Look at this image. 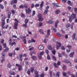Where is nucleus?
<instances>
[{"mask_svg":"<svg viewBox=\"0 0 77 77\" xmlns=\"http://www.w3.org/2000/svg\"><path fill=\"white\" fill-rule=\"evenodd\" d=\"M76 36V34L75 33H74L72 37L73 40H74V39H75Z\"/></svg>","mask_w":77,"mask_h":77,"instance_id":"f3484780","label":"nucleus"},{"mask_svg":"<svg viewBox=\"0 0 77 77\" xmlns=\"http://www.w3.org/2000/svg\"><path fill=\"white\" fill-rule=\"evenodd\" d=\"M54 65L55 67L56 68H58V66H57V64H56V63H55L54 64Z\"/></svg>","mask_w":77,"mask_h":77,"instance_id":"2f4dec72","label":"nucleus"},{"mask_svg":"<svg viewBox=\"0 0 77 77\" xmlns=\"http://www.w3.org/2000/svg\"><path fill=\"white\" fill-rule=\"evenodd\" d=\"M66 66H65V65H64L63 67V70L65 71V70H66Z\"/></svg>","mask_w":77,"mask_h":77,"instance_id":"473e14b6","label":"nucleus"},{"mask_svg":"<svg viewBox=\"0 0 77 77\" xmlns=\"http://www.w3.org/2000/svg\"><path fill=\"white\" fill-rule=\"evenodd\" d=\"M48 9H45L44 13V15H46V14H47V13L48 12Z\"/></svg>","mask_w":77,"mask_h":77,"instance_id":"5701e85b","label":"nucleus"},{"mask_svg":"<svg viewBox=\"0 0 77 77\" xmlns=\"http://www.w3.org/2000/svg\"><path fill=\"white\" fill-rule=\"evenodd\" d=\"M53 5H54V6H55V7H60V6H59V5H57V4H56L55 3H53Z\"/></svg>","mask_w":77,"mask_h":77,"instance_id":"393cba45","label":"nucleus"},{"mask_svg":"<svg viewBox=\"0 0 77 77\" xmlns=\"http://www.w3.org/2000/svg\"><path fill=\"white\" fill-rule=\"evenodd\" d=\"M19 8L22 9L24 8V5H21L19 6Z\"/></svg>","mask_w":77,"mask_h":77,"instance_id":"09e8293b","label":"nucleus"},{"mask_svg":"<svg viewBox=\"0 0 77 77\" xmlns=\"http://www.w3.org/2000/svg\"><path fill=\"white\" fill-rule=\"evenodd\" d=\"M4 39H2L1 40V44H3L4 43Z\"/></svg>","mask_w":77,"mask_h":77,"instance_id":"0e129e2a","label":"nucleus"},{"mask_svg":"<svg viewBox=\"0 0 77 77\" xmlns=\"http://www.w3.org/2000/svg\"><path fill=\"white\" fill-rule=\"evenodd\" d=\"M11 64L10 63H9L8 65V67L9 68H11Z\"/></svg>","mask_w":77,"mask_h":77,"instance_id":"a19ab883","label":"nucleus"},{"mask_svg":"<svg viewBox=\"0 0 77 77\" xmlns=\"http://www.w3.org/2000/svg\"><path fill=\"white\" fill-rule=\"evenodd\" d=\"M35 15V11H33L32 16H34V15Z\"/></svg>","mask_w":77,"mask_h":77,"instance_id":"774afa93","label":"nucleus"},{"mask_svg":"<svg viewBox=\"0 0 77 77\" xmlns=\"http://www.w3.org/2000/svg\"><path fill=\"white\" fill-rule=\"evenodd\" d=\"M42 17V15L39 14H38V18H40Z\"/></svg>","mask_w":77,"mask_h":77,"instance_id":"58836bf2","label":"nucleus"},{"mask_svg":"<svg viewBox=\"0 0 77 77\" xmlns=\"http://www.w3.org/2000/svg\"><path fill=\"white\" fill-rule=\"evenodd\" d=\"M34 73L35 74V77H39V74H38V72L37 70H35Z\"/></svg>","mask_w":77,"mask_h":77,"instance_id":"0eeeda50","label":"nucleus"},{"mask_svg":"<svg viewBox=\"0 0 77 77\" xmlns=\"http://www.w3.org/2000/svg\"><path fill=\"white\" fill-rule=\"evenodd\" d=\"M38 56L39 59H42V55H39L38 54Z\"/></svg>","mask_w":77,"mask_h":77,"instance_id":"c756f323","label":"nucleus"},{"mask_svg":"<svg viewBox=\"0 0 77 77\" xmlns=\"http://www.w3.org/2000/svg\"><path fill=\"white\" fill-rule=\"evenodd\" d=\"M43 4H44V2H42L41 4L40 5L41 8H42V6H43Z\"/></svg>","mask_w":77,"mask_h":77,"instance_id":"79ce46f5","label":"nucleus"},{"mask_svg":"<svg viewBox=\"0 0 77 77\" xmlns=\"http://www.w3.org/2000/svg\"><path fill=\"white\" fill-rule=\"evenodd\" d=\"M31 58L32 59L34 60H36L37 59V57L36 56L34 55L32 56H31Z\"/></svg>","mask_w":77,"mask_h":77,"instance_id":"ddd939ff","label":"nucleus"},{"mask_svg":"<svg viewBox=\"0 0 77 77\" xmlns=\"http://www.w3.org/2000/svg\"><path fill=\"white\" fill-rule=\"evenodd\" d=\"M68 8L69 10H70L71 11H73V8H72V7H71L70 6H69Z\"/></svg>","mask_w":77,"mask_h":77,"instance_id":"e433bc0d","label":"nucleus"},{"mask_svg":"<svg viewBox=\"0 0 77 77\" xmlns=\"http://www.w3.org/2000/svg\"><path fill=\"white\" fill-rule=\"evenodd\" d=\"M70 26H71V24H68L66 25V27L67 28H68L69 27H70Z\"/></svg>","mask_w":77,"mask_h":77,"instance_id":"13d9d810","label":"nucleus"},{"mask_svg":"<svg viewBox=\"0 0 77 77\" xmlns=\"http://www.w3.org/2000/svg\"><path fill=\"white\" fill-rule=\"evenodd\" d=\"M52 54L54 55L56 54V50H54L52 51Z\"/></svg>","mask_w":77,"mask_h":77,"instance_id":"e2e57ef3","label":"nucleus"},{"mask_svg":"<svg viewBox=\"0 0 77 77\" xmlns=\"http://www.w3.org/2000/svg\"><path fill=\"white\" fill-rule=\"evenodd\" d=\"M28 22H29V20L27 19H25V24H27V23H28Z\"/></svg>","mask_w":77,"mask_h":77,"instance_id":"cd10ccee","label":"nucleus"},{"mask_svg":"<svg viewBox=\"0 0 77 77\" xmlns=\"http://www.w3.org/2000/svg\"><path fill=\"white\" fill-rule=\"evenodd\" d=\"M23 54H20L19 55V58H20V61H23Z\"/></svg>","mask_w":77,"mask_h":77,"instance_id":"dca6fc26","label":"nucleus"},{"mask_svg":"<svg viewBox=\"0 0 77 77\" xmlns=\"http://www.w3.org/2000/svg\"><path fill=\"white\" fill-rule=\"evenodd\" d=\"M25 64L26 66H28L29 65V62L27 61H25Z\"/></svg>","mask_w":77,"mask_h":77,"instance_id":"6e6d98bb","label":"nucleus"},{"mask_svg":"<svg viewBox=\"0 0 77 77\" xmlns=\"http://www.w3.org/2000/svg\"><path fill=\"white\" fill-rule=\"evenodd\" d=\"M52 71H49V74L50 75V76L51 77H52Z\"/></svg>","mask_w":77,"mask_h":77,"instance_id":"49530a36","label":"nucleus"},{"mask_svg":"<svg viewBox=\"0 0 77 77\" xmlns=\"http://www.w3.org/2000/svg\"><path fill=\"white\" fill-rule=\"evenodd\" d=\"M47 59L48 60H50V55H48L47 57Z\"/></svg>","mask_w":77,"mask_h":77,"instance_id":"4d7b16f0","label":"nucleus"},{"mask_svg":"<svg viewBox=\"0 0 77 77\" xmlns=\"http://www.w3.org/2000/svg\"><path fill=\"white\" fill-rule=\"evenodd\" d=\"M14 20L15 21H16V22H14V27L15 29H17V26H18V23H19V21L17 20V19H14Z\"/></svg>","mask_w":77,"mask_h":77,"instance_id":"f257e3e1","label":"nucleus"},{"mask_svg":"<svg viewBox=\"0 0 77 77\" xmlns=\"http://www.w3.org/2000/svg\"><path fill=\"white\" fill-rule=\"evenodd\" d=\"M40 76L41 77H44V73H42L40 75Z\"/></svg>","mask_w":77,"mask_h":77,"instance_id":"69168bd1","label":"nucleus"},{"mask_svg":"<svg viewBox=\"0 0 77 77\" xmlns=\"http://www.w3.org/2000/svg\"><path fill=\"white\" fill-rule=\"evenodd\" d=\"M71 51L70 50V48H68L67 49H66V52L67 53H69V52Z\"/></svg>","mask_w":77,"mask_h":77,"instance_id":"bf43d9fd","label":"nucleus"},{"mask_svg":"<svg viewBox=\"0 0 77 77\" xmlns=\"http://www.w3.org/2000/svg\"><path fill=\"white\" fill-rule=\"evenodd\" d=\"M50 29H48L47 31V35H46L45 36L46 38H47L49 36V35H50Z\"/></svg>","mask_w":77,"mask_h":77,"instance_id":"6e6552de","label":"nucleus"},{"mask_svg":"<svg viewBox=\"0 0 77 77\" xmlns=\"http://www.w3.org/2000/svg\"><path fill=\"white\" fill-rule=\"evenodd\" d=\"M2 22L1 25H2V29H4L5 28V27L4 26L5 25V21L2 20Z\"/></svg>","mask_w":77,"mask_h":77,"instance_id":"39448f33","label":"nucleus"},{"mask_svg":"<svg viewBox=\"0 0 77 77\" xmlns=\"http://www.w3.org/2000/svg\"><path fill=\"white\" fill-rule=\"evenodd\" d=\"M16 66L18 67V70L19 71H21L23 69V66H22V65H20L18 64H16Z\"/></svg>","mask_w":77,"mask_h":77,"instance_id":"f03ea898","label":"nucleus"},{"mask_svg":"<svg viewBox=\"0 0 77 77\" xmlns=\"http://www.w3.org/2000/svg\"><path fill=\"white\" fill-rule=\"evenodd\" d=\"M9 44L11 46H13V45H16V43H15V42H9Z\"/></svg>","mask_w":77,"mask_h":77,"instance_id":"2eb2a0df","label":"nucleus"},{"mask_svg":"<svg viewBox=\"0 0 77 77\" xmlns=\"http://www.w3.org/2000/svg\"><path fill=\"white\" fill-rule=\"evenodd\" d=\"M10 74H11V75H15V72L12 71H11L10 72Z\"/></svg>","mask_w":77,"mask_h":77,"instance_id":"a878e982","label":"nucleus"},{"mask_svg":"<svg viewBox=\"0 0 77 77\" xmlns=\"http://www.w3.org/2000/svg\"><path fill=\"white\" fill-rule=\"evenodd\" d=\"M17 2H18L17 0H13L11 2V5H13V3H17Z\"/></svg>","mask_w":77,"mask_h":77,"instance_id":"9d476101","label":"nucleus"},{"mask_svg":"<svg viewBox=\"0 0 77 77\" xmlns=\"http://www.w3.org/2000/svg\"><path fill=\"white\" fill-rule=\"evenodd\" d=\"M44 51H42L40 52L39 54H38L39 55H40V56H42L43 54H44Z\"/></svg>","mask_w":77,"mask_h":77,"instance_id":"37998d69","label":"nucleus"},{"mask_svg":"<svg viewBox=\"0 0 77 77\" xmlns=\"http://www.w3.org/2000/svg\"><path fill=\"white\" fill-rule=\"evenodd\" d=\"M27 9H26L25 11L26 12V14H30V12H31V10H30V7L27 8Z\"/></svg>","mask_w":77,"mask_h":77,"instance_id":"20e7f679","label":"nucleus"},{"mask_svg":"<svg viewBox=\"0 0 77 77\" xmlns=\"http://www.w3.org/2000/svg\"><path fill=\"white\" fill-rule=\"evenodd\" d=\"M63 62H64V63H69L70 62L68 60H63Z\"/></svg>","mask_w":77,"mask_h":77,"instance_id":"4468645a","label":"nucleus"},{"mask_svg":"<svg viewBox=\"0 0 77 77\" xmlns=\"http://www.w3.org/2000/svg\"><path fill=\"white\" fill-rule=\"evenodd\" d=\"M45 52L46 53V54L48 55V53H49V51L48 50L46 49L45 50Z\"/></svg>","mask_w":77,"mask_h":77,"instance_id":"8fccbe9b","label":"nucleus"},{"mask_svg":"<svg viewBox=\"0 0 77 77\" xmlns=\"http://www.w3.org/2000/svg\"><path fill=\"white\" fill-rule=\"evenodd\" d=\"M31 41L32 42H36V40H35L33 39V38H32Z\"/></svg>","mask_w":77,"mask_h":77,"instance_id":"4c0bfd02","label":"nucleus"},{"mask_svg":"<svg viewBox=\"0 0 77 77\" xmlns=\"http://www.w3.org/2000/svg\"><path fill=\"white\" fill-rule=\"evenodd\" d=\"M23 6L25 8H28V5H27V4H25Z\"/></svg>","mask_w":77,"mask_h":77,"instance_id":"72a5a7b5","label":"nucleus"},{"mask_svg":"<svg viewBox=\"0 0 77 77\" xmlns=\"http://www.w3.org/2000/svg\"><path fill=\"white\" fill-rule=\"evenodd\" d=\"M57 44H58L59 45H57L56 47L57 49H59V48L61 47V43L60 42H56Z\"/></svg>","mask_w":77,"mask_h":77,"instance_id":"423d86ee","label":"nucleus"},{"mask_svg":"<svg viewBox=\"0 0 77 77\" xmlns=\"http://www.w3.org/2000/svg\"><path fill=\"white\" fill-rule=\"evenodd\" d=\"M5 18H6V16H4L2 19V21H5Z\"/></svg>","mask_w":77,"mask_h":77,"instance_id":"c85d7f7f","label":"nucleus"},{"mask_svg":"<svg viewBox=\"0 0 77 77\" xmlns=\"http://www.w3.org/2000/svg\"><path fill=\"white\" fill-rule=\"evenodd\" d=\"M27 73L29 75H30V70H28L27 71Z\"/></svg>","mask_w":77,"mask_h":77,"instance_id":"3c124183","label":"nucleus"},{"mask_svg":"<svg viewBox=\"0 0 77 77\" xmlns=\"http://www.w3.org/2000/svg\"><path fill=\"white\" fill-rule=\"evenodd\" d=\"M39 32L41 33H42V35H44V31H43V30L42 29H40L39 30Z\"/></svg>","mask_w":77,"mask_h":77,"instance_id":"b1692460","label":"nucleus"},{"mask_svg":"<svg viewBox=\"0 0 77 77\" xmlns=\"http://www.w3.org/2000/svg\"><path fill=\"white\" fill-rule=\"evenodd\" d=\"M27 24L25 23V24H23V26L24 27H27Z\"/></svg>","mask_w":77,"mask_h":77,"instance_id":"de8ad7c7","label":"nucleus"},{"mask_svg":"<svg viewBox=\"0 0 77 77\" xmlns=\"http://www.w3.org/2000/svg\"><path fill=\"white\" fill-rule=\"evenodd\" d=\"M62 74H63V75H64V76H66V73H65V72H63Z\"/></svg>","mask_w":77,"mask_h":77,"instance_id":"5fc2aeb1","label":"nucleus"},{"mask_svg":"<svg viewBox=\"0 0 77 77\" xmlns=\"http://www.w3.org/2000/svg\"><path fill=\"white\" fill-rule=\"evenodd\" d=\"M74 9L75 13V14H77V8H74Z\"/></svg>","mask_w":77,"mask_h":77,"instance_id":"ea45409f","label":"nucleus"},{"mask_svg":"<svg viewBox=\"0 0 77 77\" xmlns=\"http://www.w3.org/2000/svg\"><path fill=\"white\" fill-rule=\"evenodd\" d=\"M60 75V72H58L56 75V77H59V75Z\"/></svg>","mask_w":77,"mask_h":77,"instance_id":"4be33fe9","label":"nucleus"},{"mask_svg":"<svg viewBox=\"0 0 77 77\" xmlns=\"http://www.w3.org/2000/svg\"><path fill=\"white\" fill-rule=\"evenodd\" d=\"M74 24V23H72L71 24V29H73V26Z\"/></svg>","mask_w":77,"mask_h":77,"instance_id":"680f3d73","label":"nucleus"},{"mask_svg":"<svg viewBox=\"0 0 77 77\" xmlns=\"http://www.w3.org/2000/svg\"><path fill=\"white\" fill-rule=\"evenodd\" d=\"M56 35L57 36H59V37H61V35L58 32L56 33Z\"/></svg>","mask_w":77,"mask_h":77,"instance_id":"c03bdc74","label":"nucleus"},{"mask_svg":"<svg viewBox=\"0 0 77 77\" xmlns=\"http://www.w3.org/2000/svg\"><path fill=\"white\" fill-rule=\"evenodd\" d=\"M70 17L72 19H75V18H76V14H73L71 15Z\"/></svg>","mask_w":77,"mask_h":77,"instance_id":"1a4fd4ad","label":"nucleus"},{"mask_svg":"<svg viewBox=\"0 0 77 77\" xmlns=\"http://www.w3.org/2000/svg\"><path fill=\"white\" fill-rule=\"evenodd\" d=\"M34 6H35V5H34V4L32 3L31 5V8H34Z\"/></svg>","mask_w":77,"mask_h":77,"instance_id":"864d4df0","label":"nucleus"},{"mask_svg":"<svg viewBox=\"0 0 77 77\" xmlns=\"http://www.w3.org/2000/svg\"><path fill=\"white\" fill-rule=\"evenodd\" d=\"M8 50H9L8 48H6L4 50L3 52V55L2 56V57H3V58H5V53H6V51H8Z\"/></svg>","mask_w":77,"mask_h":77,"instance_id":"7ed1b4c3","label":"nucleus"},{"mask_svg":"<svg viewBox=\"0 0 77 77\" xmlns=\"http://www.w3.org/2000/svg\"><path fill=\"white\" fill-rule=\"evenodd\" d=\"M38 48L39 50H42L44 49V47L41 45L39 46Z\"/></svg>","mask_w":77,"mask_h":77,"instance_id":"f8f14e48","label":"nucleus"},{"mask_svg":"<svg viewBox=\"0 0 77 77\" xmlns=\"http://www.w3.org/2000/svg\"><path fill=\"white\" fill-rule=\"evenodd\" d=\"M38 21H43L44 20V18H39L38 19Z\"/></svg>","mask_w":77,"mask_h":77,"instance_id":"bb28decb","label":"nucleus"},{"mask_svg":"<svg viewBox=\"0 0 77 77\" xmlns=\"http://www.w3.org/2000/svg\"><path fill=\"white\" fill-rule=\"evenodd\" d=\"M49 24H53V21H52V20H50L49 21Z\"/></svg>","mask_w":77,"mask_h":77,"instance_id":"052dcab7","label":"nucleus"},{"mask_svg":"<svg viewBox=\"0 0 77 77\" xmlns=\"http://www.w3.org/2000/svg\"><path fill=\"white\" fill-rule=\"evenodd\" d=\"M0 8L2 9H4V6H3V5L0 4Z\"/></svg>","mask_w":77,"mask_h":77,"instance_id":"7c9ffc66","label":"nucleus"},{"mask_svg":"<svg viewBox=\"0 0 77 77\" xmlns=\"http://www.w3.org/2000/svg\"><path fill=\"white\" fill-rule=\"evenodd\" d=\"M74 52H73L72 53H71L70 54V57H72L73 56H74Z\"/></svg>","mask_w":77,"mask_h":77,"instance_id":"a211bd4d","label":"nucleus"},{"mask_svg":"<svg viewBox=\"0 0 77 77\" xmlns=\"http://www.w3.org/2000/svg\"><path fill=\"white\" fill-rule=\"evenodd\" d=\"M3 46L4 48H6V43H3Z\"/></svg>","mask_w":77,"mask_h":77,"instance_id":"603ef678","label":"nucleus"},{"mask_svg":"<svg viewBox=\"0 0 77 77\" xmlns=\"http://www.w3.org/2000/svg\"><path fill=\"white\" fill-rule=\"evenodd\" d=\"M51 29L53 30H54V32H57V30L56 29V28L52 27L51 28Z\"/></svg>","mask_w":77,"mask_h":77,"instance_id":"6ab92c4d","label":"nucleus"},{"mask_svg":"<svg viewBox=\"0 0 77 77\" xmlns=\"http://www.w3.org/2000/svg\"><path fill=\"white\" fill-rule=\"evenodd\" d=\"M23 41L24 44H26V36H24L23 37Z\"/></svg>","mask_w":77,"mask_h":77,"instance_id":"9b49d317","label":"nucleus"},{"mask_svg":"<svg viewBox=\"0 0 77 77\" xmlns=\"http://www.w3.org/2000/svg\"><path fill=\"white\" fill-rule=\"evenodd\" d=\"M11 12H9L8 13V19L10 18H11Z\"/></svg>","mask_w":77,"mask_h":77,"instance_id":"aec40b11","label":"nucleus"},{"mask_svg":"<svg viewBox=\"0 0 77 77\" xmlns=\"http://www.w3.org/2000/svg\"><path fill=\"white\" fill-rule=\"evenodd\" d=\"M34 49V48L33 47H32L31 48L29 49V51H31V50H33Z\"/></svg>","mask_w":77,"mask_h":77,"instance_id":"338daca9","label":"nucleus"},{"mask_svg":"<svg viewBox=\"0 0 77 77\" xmlns=\"http://www.w3.org/2000/svg\"><path fill=\"white\" fill-rule=\"evenodd\" d=\"M21 17H22V18H25L26 16H25V15H24V14H21Z\"/></svg>","mask_w":77,"mask_h":77,"instance_id":"a18cd8bd","label":"nucleus"},{"mask_svg":"<svg viewBox=\"0 0 77 77\" xmlns=\"http://www.w3.org/2000/svg\"><path fill=\"white\" fill-rule=\"evenodd\" d=\"M60 12V11L59 10H57L55 11V14H58Z\"/></svg>","mask_w":77,"mask_h":77,"instance_id":"f704fd0d","label":"nucleus"},{"mask_svg":"<svg viewBox=\"0 0 77 77\" xmlns=\"http://www.w3.org/2000/svg\"><path fill=\"white\" fill-rule=\"evenodd\" d=\"M31 72L33 73V72L34 71V68L33 67H31Z\"/></svg>","mask_w":77,"mask_h":77,"instance_id":"c9c22d12","label":"nucleus"},{"mask_svg":"<svg viewBox=\"0 0 77 77\" xmlns=\"http://www.w3.org/2000/svg\"><path fill=\"white\" fill-rule=\"evenodd\" d=\"M48 50H52L51 46L50 45H49L48 46Z\"/></svg>","mask_w":77,"mask_h":77,"instance_id":"412c9836","label":"nucleus"}]
</instances>
